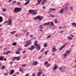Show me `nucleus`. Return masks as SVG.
Returning a JSON list of instances; mask_svg holds the SVG:
<instances>
[{
    "instance_id": "a878e982",
    "label": "nucleus",
    "mask_w": 76,
    "mask_h": 76,
    "mask_svg": "<svg viewBox=\"0 0 76 76\" xmlns=\"http://www.w3.org/2000/svg\"><path fill=\"white\" fill-rule=\"evenodd\" d=\"M68 38L69 41H70L71 40H72V39H73V38L71 37H69Z\"/></svg>"
},
{
    "instance_id": "ea45409f",
    "label": "nucleus",
    "mask_w": 76,
    "mask_h": 76,
    "mask_svg": "<svg viewBox=\"0 0 76 76\" xmlns=\"http://www.w3.org/2000/svg\"><path fill=\"white\" fill-rule=\"evenodd\" d=\"M44 47H47V45L46 43H45L44 44Z\"/></svg>"
},
{
    "instance_id": "f257e3e1",
    "label": "nucleus",
    "mask_w": 76,
    "mask_h": 76,
    "mask_svg": "<svg viewBox=\"0 0 76 76\" xmlns=\"http://www.w3.org/2000/svg\"><path fill=\"white\" fill-rule=\"evenodd\" d=\"M37 42L38 41H37V40H36L34 42V45H35V46H36V48H38V50H41V46L37 44Z\"/></svg>"
},
{
    "instance_id": "3c124183",
    "label": "nucleus",
    "mask_w": 76,
    "mask_h": 76,
    "mask_svg": "<svg viewBox=\"0 0 76 76\" xmlns=\"http://www.w3.org/2000/svg\"><path fill=\"white\" fill-rule=\"evenodd\" d=\"M47 64H48V62L46 61L45 63V65H47Z\"/></svg>"
},
{
    "instance_id": "20e7f679",
    "label": "nucleus",
    "mask_w": 76,
    "mask_h": 76,
    "mask_svg": "<svg viewBox=\"0 0 76 76\" xmlns=\"http://www.w3.org/2000/svg\"><path fill=\"white\" fill-rule=\"evenodd\" d=\"M35 48V46L32 45L31 46V48H27V49L30 51H32Z\"/></svg>"
},
{
    "instance_id": "0eeeda50",
    "label": "nucleus",
    "mask_w": 76,
    "mask_h": 76,
    "mask_svg": "<svg viewBox=\"0 0 76 76\" xmlns=\"http://www.w3.org/2000/svg\"><path fill=\"white\" fill-rule=\"evenodd\" d=\"M15 71L13 69L11 71H10V75H13V73H14Z\"/></svg>"
},
{
    "instance_id": "58836bf2",
    "label": "nucleus",
    "mask_w": 76,
    "mask_h": 76,
    "mask_svg": "<svg viewBox=\"0 0 76 76\" xmlns=\"http://www.w3.org/2000/svg\"><path fill=\"white\" fill-rule=\"evenodd\" d=\"M3 16H6V14H5L4 13H2L1 14Z\"/></svg>"
},
{
    "instance_id": "b1692460",
    "label": "nucleus",
    "mask_w": 76,
    "mask_h": 76,
    "mask_svg": "<svg viewBox=\"0 0 76 76\" xmlns=\"http://www.w3.org/2000/svg\"><path fill=\"white\" fill-rule=\"evenodd\" d=\"M67 56V54L66 53H65L64 54V55L63 56V57L64 58V57H66V56Z\"/></svg>"
},
{
    "instance_id": "72a5a7b5",
    "label": "nucleus",
    "mask_w": 76,
    "mask_h": 76,
    "mask_svg": "<svg viewBox=\"0 0 76 76\" xmlns=\"http://www.w3.org/2000/svg\"><path fill=\"white\" fill-rule=\"evenodd\" d=\"M16 59L17 60H19L20 59V58H19V57H16Z\"/></svg>"
},
{
    "instance_id": "bb28decb",
    "label": "nucleus",
    "mask_w": 76,
    "mask_h": 76,
    "mask_svg": "<svg viewBox=\"0 0 76 76\" xmlns=\"http://www.w3.org/2000/svg\"><path fill=\"white\" fill-rule=\"evenodd\" d=\"M72 25L74 26H76V23H72Z\"/></svg>"
},
{
    "instance_id": "774afa93",
    "label": "nucleus",
    "mask_w": 76,
    "mask_h": 76,
    "mask_svg": "<svg viewBox=\"0 0 76 76\" xmlns=\"http://www.w3.org/2000/svg\"><path fill=\"white\" fill-rule=\"evenodd\" d=\"M34 37V36H33V35H31V36H30V37Z\"/></svg>"
},
{
    "instance_id": "8fccbe9b",
    "label": "nucleus",
    "mask_w": 76,
    "mask_h": 76,
    "mask_svg": "<svg viewBox=\"0 0 76 76\" xmlns=\"http://www.w3.org/2000/svg\"><path fill=\"white\" fill-rule=\"evenodd\" d=\"M21 49V47H20L18 49V51H20V50Z\"/></svg>"
},
{
    "instance_id": "6e6552de",
    "label": "nucleus",
    "mask_w": 76,
    "mask_h": 76,
    "mask_svg": "<svg viewBox=\"0 0 76 76\" xmlns=\"http://www.w3.org/2000/svg\"><path fill=\"white\" fill-rule=\"evenodd\" d=\"M57 68H58V66H57V65H55L53 70H56V69H57Z\"/></svg>"
},
{
    "instance_id": "0e129e2a",
    "label": "nucleus",
    "mask_w": 76,
    "mask_h": 76,
    "mask_svg": "<svg viewBox=\"0 0 76 76\" xmlns=\"http://www.w3.org/2000/svg\"><path fill=\"white\" fill-rule=\"evenodd\" d=\"M73 7H70V9H71V10H72V9H73Z\"/></svg>"
},
{
    "instance_id": "603ef678",
    "label": "nucleus",
    "mask_w": 76,
    "mask_h": 76,
    "mask_svg": "<svg viewBox=\"0 0 76 76\" xmlns=\"http://www.w3.org/2000/svg\"><path fill=\"white\" fill-rule=\"evenodd\" d=\"M28 45L27 44V45H25L24 46V47H28Z\"/></svg>"
},
{
    "instance_id": "a18cd8bd",
    "label": "nucleus",
    "mask_w": 76,
    "mask_h": 76,
    "mask_svg": "<svg viewBox=\"0 0 76 76\" xmlns=\"http://www.w3.org/2000/svg\"><path fill=\"white\" fill-rule=\"evenodd\" d=\"M20 71H21V72H23V70L21 68H20Z\"/></svg>"
},
{
    "instance_id": "a211bd4d",
    "label": "nucleus",
    "mask_w": 76,
    "mask_h": 76,
    "mask_svg": "<svg viewBox=\"0 0 76 76\" xmlns=\"http://www.w3.org/2000/svg\"><path fill=\"white\" fill-rule=\"evenodd\" d=\"M4 60V57L3 56H0V60Z\"/></svg>"
},
{
    "instance_id": "de8ad7c7",
    "label": "nucleus",
    "mask_w": 76,
    "mask_h": 76,
    "mask_svg": "<svg viewBox=\"0 0 76 76\" xmlns=\"http://www.w3.org/2000/svg\"><path fill=\"white\" fill-rule=\"evenodd\" d=\"M54 21L55 22V23H57V22H58V21H57V20H55Z\"/></svg>"
},
{
    "instance_id": "f704fd0d",
    "label": "nucleus",
    "mask_w": 76,
    "mask_h": 76,
    "mask_svg": "<svg viewBox=\"0 0 76 76\" xmlns=\"http://www.w3.org/2000/svg\"><path fill=\"white\" fill-rule=\"evenodd\" d=\"M61 68H62V66H61L60 67L58 68V69L59 70L61 71Z\"/></svg>"
},
{
    "instance_id": "13d9d810",
    "label": "nucleus",
    "mask_w": 76,
    "mask_h": 76,
    "mask_svg": "<svg viewBox=\"0 0 76 76\" xmlns=\"http://www.w3.org/2000/svg\"><path fill=\"white\" fill-rule=\"evenodd\" d=\"M26 52V51L25 50H24L23 52V54H25V52Z\"/></svg>"
},
{
    "instance_id": "c756f323",
    "label": "nucleus",
    "mask_w": 76,
    "mask_h": 76,
    "mask_svg": "<svg viewBox=\"0 0 76 76\" xmlns=\"http://www.w3.org/2000/svg\"><path fill=\"white\" fill-rule=\"evenodd\" d=\"M5 69V66H3L1 68V70H3V69Z\"/></svg>"
},
{
    "instance_id": "864d4df0",
    "label": "nucleus",
    "mask_w": 76,
    "mask_h": 76,
    "mask_svg": "<svg viewBox=\"0 0 76 76\" xmlns=\"http://www.w3.org/2000/svg\"><path fill=\"white\" fill-rule=\"evenodd\" d=\"M27 57V56H25L23 57V58H25Z\"/></svg>"
},
{
    "instance_id": "7c9ffc66",
    "label": "nucleus",
    "mask_w": 76,
    "mask_h": 76,
    "mask_svg": "<svg viewBox=\"0 0 76 76\" xmlns=\"http://www.w3.org/2000/svg\"><path fill=\"white\" fill-rule=\"evenodd\" d=\"M2 10H3V12H6V11L7 10H6V9L3 8Z\"/></svg>"
},
{
    "instance_id": "79ce46f5",
    "label": "nucleus",
    "mask_w": 76,
    "mask_h": 76,
    "mask_svg": "<svg viewBox=\"0 0 76 76\" xmlns=\"http://www.w3.org/2000/svg\"><path fill=\"white\" fill-rule=\"evenodd\" d=\"M16 3V1H13V4H15Z\"/></svg>"
},
{
    "instance_id": "f3484780",
    "label": "nucleus",
    "mask_w": 76,
    "mask_h": 76,
    "mask_svg": "<svg viewBox=\"0 0 76 76\" xmlns=\"http://www.w3.org/2000/svg\"><path fill=\"white\" fill-rule=\"evenodd\" d=\"M49 23L51 26H54V24H53V22H49Z\"/></svg>"
},
{
    "instance_id": "4c0bfd02",
    "label": "nucleus",
    "mask_w": 76,
    "mask_h": 76,
    "mask_svg": "<svg viewBox=\"0 0 76 76\" xmlns=\"http://www.w3.org/2000/svg\"><path fill=\"white\" fill-rule=\"evenodd\" d=\"M23 67H25L26 66H27V64H24V65H22Z\"/></svg>"
},
{
    "instance_id": "5701e85b",
    "label": "nucleus",
    "mask_w": 76,
    "mask_h": 76,
    "mask_svg": "<svg viewBox=\"0 0 76 76\" xmlns=\"http://www.w3.org/2000/svg\"><path fill=\"white\" fill-rule=\"evenodd\" d=\"M45 2H46V0H43V1L42 3L41 4L43 5V4H44Z\"/></svg>"
},
{
    "instance_id": "473e14b6",
    "label": "nucleus",
    "mask_w": 76,
    "mask_h": 76,
    "mask_svg": "<svg viewBox=\"0 0 76 76\" xmlns=\"http://www.w3.org/2000/svg\"><path fill=\"white\" fill-rule=\"evenodd\" d=\"M16 57H13L12 58V60L13 61H15L16 60Z\"/></svg>"
},
{
    "instance_id": "aec40b11",
    "label": "nucleus",
    "mask_w": 76,
    "mask_h": 76,
    "mask_svg": "<svg viewBox=\"0 0 76 76\" xmlns=\"http://www.w3.org/2000/svg\"><path fill=\"white\" fill-rule=\"evenodd\" d=\"M38 18H39V15L36 17H34L33 19H35V20H37V19H38Z\"/></svg>"
},
{
    "instance_id": "c9c22d12",
    "label": "nucleus",
    "mask_w": 76,
    "mask_h": 76,
    "mask_svg": "<svg viewBox=\"0 0 76 76\" xmlns=\"http://www.w3.org/2000/svg\"><path fill=\"white\" fill-rule=\"evenodd\" d=\"M69 53H70V51L68 50L66 52V53L67 54H69Z\"/></svg>"
},
{
    "instance_id": "ddd939ff",
    "label": "nucleus",
    "mask_w": 76,
    "mask_h": 76,
    "mask_svg": "<svg viewBox=\"0 0 76 76\" xmlns=\"http://www.w3.org/2000/svg\"><path fill=\"white\" fill-rule=\"evenodd\" d=\"M36 14H37V11H36L35 10H33V15H35Z\"/></svg>"
},
{
    "instance_id": "f03ea898",
    "label": "nucleus",
    "mask_w": 76,
    "mask_h": 76,
    "mask_svg": "<svg viewBox=\"0 0 76 76\" xmlns=\"http://www.w3.org/2000/svg\"><path fill=\"white\" fill-rule=\"evenodd\" d=\"M21 10H22V8L21 7H15L13 11L14 13H18L20 11H21Z\"/></svg>"
},
{
    "instance_id": "338daca9",
    "label": "nucleus",
    "mask_w": 76,
    "mask_h": 76,
    "mask_svg": "<svg viewBox=\"0 0 76 76\" xmlns=\"http://www.w3.org/2000/svg\"><path fill=\"white\" fill-rule=\"evenodd\" d=\"M63 30H62V31H60V33H61H61H63Z\"/></svg>"
},
{
    "instance_id": "f8f14e48",
    "label": "nucleus",
    "mask_w": 76,
    "mask_h": 76,
    "mask_svg": "<svg viewBox=\"0 0 76 76\" xmlns=\"http://www.w3.org/2000/svg\"><path fill=\"white\" fill-rule=\"evenodd\" d=\"M38 64V62L37 61H36L35 62H33V65H34V66H36Z\"/></svg>"
},
{
    "instance_id": "2eb2a0df",
    "label": "nucleus",
    "mask_w": 76,
    "mask_h": 76,
    "mask_svg": "<svg viewBox=\"0 0 76 76\" xmlns=\"http://www.w3.org/2000/svg\"><path fill=\"white\" fill-rule=\"evenodd\" d=\"M50 25V22L45 23L43 25L44 26H46V25Z\"/></svg>"
},
{
    "instance_id": "dca6fc26",
    "label": "nucleus",
    "mask_w": 76,
    "mask_h": 76,
    "mask_svg": "<svg viewBox=\"0 0 76 76\" xmlns=\"http://www.w3.org/2000/svg\"><path fill=\"white\" fill-rule=\"evenodd\" d=\"M42 1V0H37V3L38 4H40L41 3V1Z\"/></svg>"
},
{
    "instance_id": "6e6d98bb",
    "label": "nucleus",
    "mask_w": 76,
    "mask_h": 76,
    "mask_svg": "<svg viewBox=\"0 0 76 76\" xmlns=\"http://www.w3.org/2000/svg\"><path fill=\"white\" fill-rule=\"evenodd\" d=\"M7 75H8V74H7V73H5L4 74V75L5 76H7Z\"/></svg>"
},
{
    "instance_id": "423d86ee",
    "label": "nucleus",
    "mask_w": 76,
    "mask_h": 76,
    "mask_svg": "<svg viewBox=\"0 0 76 76\" xmlns=\"http://www.w3.org/2000/svg\"><path fill=\"white\" fill-rule=\"evenodd\" d=\"M42 74V71H39L38 73L37 76H41V75Z\"/></svg>"
},
{
    "instance_id": "c03bdc74",
    "label": "nucleus",
    "mask_w": 76,
    "mask_h": 76,
    "mask_svg": "<svg viewBox=\"0 0 76 76\" xmlns=\"http://www.w3.org/2000/svg\"><path fill=\"white\" fill-rule=\"evenodd\" d=\"M50 66H51V64H48L47 65V66L48 67H50Z\"/></svg>"
},
{
    "instance_id": "c85d7f7f",
    "label": "nucleus",
    "mask_w": 76,
    "mask_h": 76,
    "mask_svg": "<svg viewBox=\"0 0 76 76\" xmlns=\"http://www.w3.org/2000/svg\"><path fill=\"white\" fill-rule=\"evenodd\" d=\"M16 54H20V51L18 50L17 51H16Z\"/></svg>"
},
{
    "instance_id": "69168bd1",
    "label": "nucleus",
    "mask_w": 76,
    "mask_h": 76,
    "mask_svg": "<svg viewBox=\"0 0 76 76\" xmlns=\"http://www.w3.org/2000/svg\"><path fill=\"white\" fill-rule=\"evenodd\" d=\"M42 8L43 9H45V7L43 6Z\"/></svg>"
},
{
    "instance_id": "2f4dec72",
    "label": "nucleus",
    "mask_w": 76,
    "mask_h": 76,
    "mask_svg": "<svg viewBox=\"0 0 76 76\" xmlns=\"http://www.w3.org/2000/svg\"><path fill=\"white\" fill-rule=\"evenodd\" d=\"M15 33H16V31H14L11 32V34H14Z\"/></svg>"
},
{
    "instance_id": "6ab92c4d",
    "label": "nucleus",
    "mask_w": 76,
    "mask_h": 76,
    "mask_svg": "<svg viewBox=\"0 0 76 76\" xmlns=\"http://www.w3.org/2000/svg\"><path fill=\"white\" fill-rule=\"evenodd\" d=\"M33 12H34V10H29V13H32V14H33Z\"/></svg>"
},
{
    "instance_id": "37998d69",
    "label": "nucleus",
    "mask_w": 76,
    "mask_h": 76,
    "mask_svg": "<svg viewBox=\"0 0 76 76\" xmlns=\"http://www.w3.org/2000/svg\"><path fill=\"white\" fill-rule=\"evenodd\" d=\"M20 4V2H18L17 3V5H19V4Z\"/></svg>"
},
{
    "instance_id": "412c9836",
    "label": "nucleus",
    "mask_w": 76,
    "mask_h": 76,
    "mask_svg": "<svg viewBox=\"0 0 76 76\" xmlns=\"http://www.w3.org/2000/svg\"><path fill=\"white\" fill-rule=\"evenodd\" d=\"M29 1H28L27 2H26L24 4V6H26V5H27L28 4H29Z\"/></svg>"
},
{
    "instance_id": "680f3d73",
    "label": "nucleus",
    "mask_w": 76,
    "mask_h": 76,
    "mask_svg": "<svg viewBox=\"0 0 76 76\" xmlns=\"http://www.w3.org/2000/svg\"><path fill=\"white\" fill-rule=\"evenodd\" d=\"M13 64V62L11 61L10 62V64Z\"/></svg>"
},
{
    "instance_id": "a19ab883",
    "label": "nucleus",
    "mask_w": 76,
    "mask_h": 76,
    "mask_svg": "<svg viewBox=\"0 0 76 76\" xmlns=\"http://www.w3.org/2000/svg\"><path fill=\"white\" fill-rule=\"evenodd\" d=\"M9 52H7L6 53H4L3 54H5V55H7V54H9Z\"/></svg>"
},
{
    "instance_id": "e2e57ef3",
    "label": "nucleus",
    "mask_w": 76,
    "mask_h": 76,
    "mask_svg": "<svg viewBox=\"0 0 76 76\" xmlns=\"http://www.w3.org/2000/svg\"><path fill=\"white\" fill-rule=\"evenodd\" d=\"M15 37H18V34H17L15 36Z\"/></svg>"
},
{
    "instance_id": "1a4fd4ad",
    "label": "nucleus",
    "mask_w": 76,
    "mask_h": 76,
    "mask_svg": "<svg viewBox=\"0 0 76 76\" xmlns=\"http://www.w3.org/2000/svg\"><path fill=\"white\" fill-rule=\"evenodd\" d=\"M43 18H42V16L39 15V18L38 19H39V21H41V20Z\"/></svg>"
},
{
    "instance_id": "09e8293b",
    "label": "nucleus",
    "mask_w": 76,
    "mask_h": 76,
    "mask_svg": "<svg viewBox=\"0 0 76 76\" xmlns=\"http://www.w3.org/2000/svg\"><path fill=\"white\" fill-rule=\"evenodd\" d=\"M51 36H48L47 37V39H48V38H50L51 37Z\"/></svg>"
},
{
    "instance_id": "e433bc0d",
    "label": "nucleus",
    "mask_w": 76,
    "mask_h": 76,
    "mask_svg": "<svg viewBox=\"0 0 76 76\" xmlns=\"http://www.w3.org/2000/svg\"><path fill=\"white\" fill-rule=\"evenodd\" d=\"M49 51L48 50H47V51H46L45 53V55H47V53H48V52H49Z\"/></svg>"
},
{
    "instance_id": "bf43d9fd",
    "label": "nucleus",
    "mask_w": 76,
    "mask_h": 76,
    "mask_svg": "<svg viewBox=\"0 0 76 76\" xmlns=\"http://www.w3.org/2000/svg\"><path fill=\"white\" fill-rule=\"evenodd\" d=\"M52 56H55V53H52L51 54Z\"/></svg>"
},
{
    "instance_id": "7ed1b4c3",
    "label": "nucleus",
    "mask_w": 76,
    "mask_h": 76,
    "mask_svg": "<svg viewBox=\"0 0 76 76\" xmlns=\"http://www.w3.org/2000/svg\"><path fill=\"white\" fill-rule=\"evenodd\" d=\"M10 18L8 19V23H9V25H12V20H13V19L11 17H10Z\"/></svg>"
},
{
    "instance_id": "052dcab7",
    "label": "nucleus",
    "mask_w": 76,
    "mask_h": 76,
    "mask_svg": "<svg viewBox=\"0 0 76 76\" xmlns=\"http://www.w3.org/2000/svg\"><path fill=\"white\" fill-rule=\"evenodd\" d=\"M29 74H26V75H25V76H29Z\"/></svg>"
},
{
    "instance_id": "5fc2aeb1",
    "label": "nucleus",
    "mask_w": 76,
    "mask_h": 76,
    "mask_svg": "<svg viewBox=\"0 0 76 76\" xmlns=\"http://www.w3.org/2000/svg\"><path fill=\"white\" fill-rule=\"evenodd\" d=\"M30 33H29V32H28L27 33V34H26V35H29V34H30Z\"/></svg>"
},
{
    "instance_id": "cd10ccee",
    "label": "nucleus",
    "mask_w": 76,
    "mask_h": 76,
    "mask_svg": "<svg viewBox=\"0 0 76 76\" xmlns=\"http://www.w3.org/2000/svg\"><path fill=\"white\" fill-rule=\"evenodd\" d=\"M3 20V18L2 17L0 16V22H2Z\"/></svg>"
},
{
    "instance_id": "4468645a",
    "label": "nucleus",
    "mask_w": 76,
    "mask_h": 76,
    "mask_svg": "<svg viewBox=\"0 0 76 76\" xmlns=\"http://www.w3.org/2000/svg\"><path fill=\"white\" fill-rule=\"evenodd\" d=\"M52 10H57V9L55 8H50L49 9V11H52Z\"/></svg>"
},
{
    "instance_id": "9d476101",
    "label": "nucleus",
    "mask_w": 76,
    "mask_h": 76,
    "mask_svg": "<svg viewBox=\"0 0 76 76\" xmlns=\"http://www.w3.org/2000/svg\"><path fill=\"white\" fill-rule=\"evenodd\" d=\"M52 50L53 51L52 52L53 53V52H55V51H56L57 50V49H56V47H54L53 48Z\"/></svg>"
},
{
    "instance_id": "4d7b16f0",
    "label": "nucleus",
    "mask_w": 76,
    "mask_h": 76,
    "mask_svg": "<svg viewBox=\"0 0 76 76\" xmlns=\"http://www.w3.org/2000/svg\"><path fill=\"white\" fill-rule=\"evenodd\" d=\"M12 0H9L8 1V3H10V2L12 1Z\"/></svg>"
},
{
    "instance_id": "393cba45",
    "label": "nucleus",
    "mask_w": 76,
    "mask_h": 76,
    "mask_svg": "<svg viewBox=\"0 0 76 76\" xmlns=\"http://www.w3.org/2000/svg\"><path fill=\"white\" fill-rule=\"evenodd\" d=\"M42 26H43L42 25L39 26L40 27H39V28H40V29H43L44 27H43Z\"/></svg>"
},
{
    "instance_id": "4be33fe9",
    "label": "nucleus",
    "mask_w": 76,
    "mask_h": 76,
    "mask_svg": "<svg viewBox=\"0 0 76 76\" xmlns=\"http://www.w3.org/2000/svg\"><path fill=\"white\" fill-rule=\"evenodd\" d=\"M16 45H17V43L15 42L13 43L12 44V45H13V46H16Z\"/></svg>"
},
{
    "instance_id": "49530a36",
    "label": "nucleus",
    "mask_w": 76,
    "mask_h": 76,
    "mask_svg": "<svg viewBox=\"0 0 76 76\" xmlns=\"http://www.w3.org/2000/svg\"><path fill=\"white\" fill-rule=\"evenodd\" d=\"M32 76H36V75H35V73H33V74H32Z\"/></svg>"
},
{
    "instance_id": "39448f33",
    "label": "nucleus",
    "mask_w": 76,
    "mask_h": 76,
    "mask_svg": "<svg viewBox=\"0 0 76 76\" xmlns=\"http://www.w3.org/2000/svg\"><path fill=\"white\" fill-rule=\"evenodd\" d=\"M67 45L66 44H65L64 45L62 46L61 48H60L59 50H63L64 48H65V47H66V46Z\"/></svg>"
},
{
    "instance_id": "9b49d317",
    "label": "nucleus",
    "mask_w": 76,
    "mask_h": 76,
    "mask_svg": "<svg viewBox=\"0 0 76 76\" xmlns=\"http://www.w3.org/2000/svg\"><path fill=\"white\" fill-rule=\"evenodd\" d=\"M64 9L62 8L61 10H60L59 12L60 13H63V12H64Z\"/></svg>"
}]
</instances>
